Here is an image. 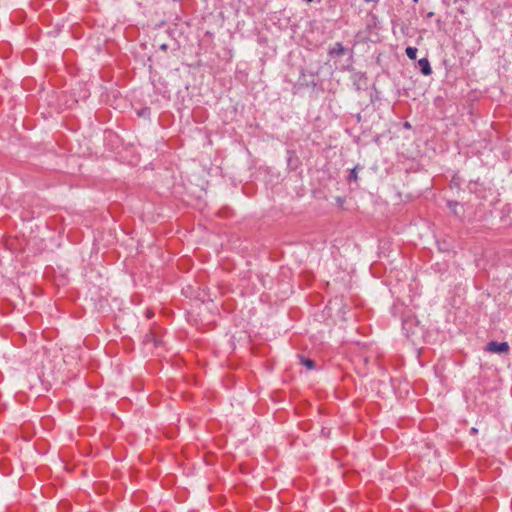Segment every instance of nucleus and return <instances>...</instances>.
<instances>
[{
  "label": "nucleus",
  "mask_w": 512,
  "mask_h": 512,
  "mask_svg": "<svg viewBox=\"0 0 512 512\" xmlns=\"http://www.w3.org/2000/svg\"><path fill=\"white\" fill-rule=\"evenodd\" d=\"M486 351L490 353L495 354H506L509 352L510 347L508 342H497V341H490L485 348Z\"/></svg>",
  "instance_id": "obj_1"
},
{
  "label": "nucleus",
  "mask_w": 512,
  "mask_h": 512,
  "mask_svg": "<svg viewBox=\"0 0 512 512\" xmlns=\"http://www.w3.org/2000/svg\"><path fill=\"white\" fill-rule=\"evenodd\" d=\"M447 207L450 209V211L453 213V215L456 218L463 220L464 215H465V210H464V206L461 203H459L458 201H454V200H448Z\"/></svg>",
  "instance_id": "obj_2"
},
{
  "label": "nucleus",
  "mask_w": 512,
  "mask_h": 512,
  "mask_svg": "<svg viewBox=\"0 0 512 512\" xmlns=\"http://www.w3.org/2000/svg\"><path fill=\"white\" fill-rule=\"evenodd\" d=\"M347 49L343 46L341 42H336L333 47H330L328 50V55L330 58H336L343 54H345Z\"/></svg>",
  "instance_id": "obj_3"
},
{
  "label": "nucleus",
  "mask_w": 512,
  "mask_h": 512,
  "mask_svg": "<svg viewBox=\"0 0 512 512\" xmlns=\"http://www.w3.org/2000/svg\"><path fill=\"white\" fill-rule=\"evenodd\" d=\"M417 66H418L419 71L424 76H429L432 73V68H431L430 62H429L428 58H426V57L421 58L418 61Z\"/></svg>",
  "instance_id": "obj_4"
},
{
  "label": "nucleus",
  "mask_w": 512,
  "mask_h": 512,
  "mask_svg": "<svg viewBox=\"0 0 512 512\" xmlns=\"http://www.w3.org/2000/svg\"><path fill=\"white\" fill-rule=\"evenodd\" d=\"M152 342L155 347H158L162 344L161 339L154 333V331L150 330L144 336V343Z\"/></svg>",
  "instance_id": "obj_5"
},
{
  "label": "nucleus",
  "mask_w": 512,
  "mask_h": 512,
  "mask_svg": "<svg viewBox=\"0 0 512 512\" xmlns=\"http://www.w3.org/2000/svg\"><path fill=\"white\" fill-rule=\"evenodd\" d=\"M297 357L299 359L300 364L305 366L308 370L316 369V363L313 359L308 358L302 354H298Z\"/></svg>",
  "instance_id": "obj_6"
},
{
  "label": "nucleus",
  "mask_w": 512,
  "mask_h": 512,
  "mask_svg": "<svg viewBox=\"0 0 512 512\" xmlns=\"http://www.w3.org/2000/svg\"><path fill=\"white\" fill-rule=\"evenodd\" d=\"M361 168L362 167L358 164L354 168L349 170V174L347 176V181L349 183L354 182V183H356L358 185V179H359V177H358V169H361Z\"/></svg>",
  "instance_id": "obj_7"
},
{
  "label": "nucleus",
  "mask_w": 512,
  "mask_h": 512,
  "mask_svg": "<svg viewBox=\"0 0 512 512\" xmlns=\"http://www.w3.org/2000/svg\"><path fill=\"white\" fill-rule=\"evenodd\" d=\"M405 52L409 59L415 60L417 57L418 49L416 47L408 46Z\"/></svg>",
  "instance_id": "obj_8"
},
{
  "label": "nucleus",
  "mask_w": 512,
  "mask_h": 512,
  "mask_svg": "<svg viewBox=\"0 0 512 512\" xmlns=\"http://www.w3.org/2000/svg\"><path fill=\"white\" fill-rule=\"evenodd\" d=\"M310 77H311L310 81L305 80V74L302 72L301 76L299 78V81L301 82V85H306V86L312 85V86H315L316 83H315V80H314V76L310 75Z\"/></svg>",
  "instance_id": "obj_9"
},
{
  "label": "nucleus",
  "mask_w": 512,
  "mask_h": 512,
  "mask_svg": "<svg viewBox=\"0 0 512 512\" xmlns=\"http://www.w3.org/2000/svg\"><path fill=\"white\" fill-rule=\"evenodd\" d=\"M151 113V109L149 107H144L138 111V116L140 117H149Z\"/></svg>",
  "instance_id": "obj_10"
},
{
  "label": "nucleus",
  "mask_w": 512,
  "mask_h": 512,
  "mask_svg": "<svg viewBox=\"0 0 512 512\" xmlns=\"http://www.w3.org/2000/svg\"><path fill=\"white\" fill-rule=\"evenodd\" d=\"M354 79H355V81L356 80L360 81L362 79H366L365 73H362V72L355 73Z\"/></svg>",
  "instance_id": "obj_11"
},
{
  "label": "nucleus",
  "mask_w": 512,
  "mask_h": 512,
  "mask_svg": "<svg viewBox=\"0 0 512 512\" xmlns=\"http://www.w3.org/2000/svg\"><path fill=\"white\" fill-rule=\"evenodd\" d=\"M321 435L324 437H328L330 435V429L323 427L321 430Z\"/></svg>",
  "instance_id": "obj_12"
},
{
  "label": "nucleus",
  "mask_w": 512,
  "mask_h": 512,
  "mask_svg": "<svg viewBox=\"0 0 512 512\" xmlns=\"http://www.w3.org/2000/svg\"><path fill=\"white\" fill-rule=\"evenodd\" d=\"M474 186H476V183H474V184L472 182L469 183L468 188H469L470 192H472V193H476V189Z\"/></svg>",
  "instance_id": "obj_13"
},
{
  "label": "nucleus",
  "mask_w": 512,
  "mask_h": 512,
  "mask_svg": "<svg viewBox=\"0 0 512 512\" xmlns=\"http://www.w3.org/2000/svg\"><path fill=\"white\" fill-rule=\"evenodd\" d=\"M153 315H154V313H153V312H151V311H147V313H146V316H147L148 318H151Z\"/></svg>",
  "instance_id": "obj_14"
},
{
  "label": "nucleus",
  "mask_w": 512,
  "mask_h": 512,
  "mask_svg": "<svg viewBox=\"0 0 512 512\" xmlns=\"http://www.w3.org/2000/svg\"><path fill=\"white\" fill-rule=\"evenodd\" d=\"M477 431H478V430H477V428H475V427H472V428H471V433H472V434L477 433Z\"/></svg>",
  "instance_id": "obj_15"
},
{
  "label": "nucleus",
  "mask_w": 512,
  "mask_h": 512,
  "mask_svg": "<svg viewBox=\"0 0 512 512\" xmlns=\"http://www.w3.org/2000/svg\"><path fill=\"white\" fill-rule=\"evenodd\" d=\"M433 16H434V12H429V13L427 14V17H428V18H431V17H433Z\"/></svg>",
  "instance_id": "obj_16"
},
{
  "label": "nucleus",
  "mask_w": 512,
  "mask_h": 512,
  "mask_svg": "<svg viewBox=\"0 0 512 512\" xmlns=\"http://www.w3.org/2000/svg\"><path fill=\"white\" fill-rule=\"evenodd\" d=\"M160 48H161L162 50H166V49H167V45H166V44H162V45L160 46Z\"/></svg>",
  "instance_id": "obj_17"
},
{
  "label": "nucleus",
  "mask_w": 512,
  "mask_h": 512,
  "mask_svg": "<svg viewBox=\"0 0 512 512\" xmlns=\"http://www.w3.org/2000/svg\"><path fill=\"white\" fill-rule=\"evenodd\" d=\"M404 127H405V128H410V127H411V125H410L408 122H405V123H404Z\"/></svg>",
  "instance_id": "obj_18"
},
{
  "label": "nucleus",
  "mask_w": 512,
  "mask_h": 512,
  "mask_svg": "<svg viewBox=\"0 0 512 512\" xmlns=\"http://www.w3.org/2000/svg\"><path fill=\"white\" fill-rule=\"evenodd\" d=\"M337 202L342 204L343 203V199L341 197H338L337 198Z\"/></svg>",
  "instance_id": "obj_19"
},
{
  "label": "nucleus",
  "mask_w": 512,
  "mask_h": 512,
  "mask_svg": "<svg viewBox=\"0 0 512 512\" xmlns=\"http://www.w3.org/2000/svg\"><path fill=\"white\" fill-rule=\"evenodd\" d=\"M346 69H347V70H349V71H350V70H352V69H353L352 64L348 65V66L346 67Z\"/></svg>",
  "instance_id": "obj_20"
}]
</instances>
